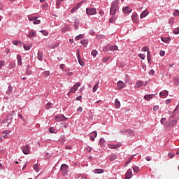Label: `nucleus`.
<instances>
[{"instance_id": "1", "label": "nucleus", "mask_w": 179, "mask_h": 179, "mask_svg": "<svg viewBox=\"0 0 179 179\" xmlns=\"http://www.w3.org/2000/svg\"><path fill=\"white\" fill-rule=\"evenodd\" d=\"M117 10H118V0H115L112 3V6L110 9V15H115V13H117Z\"/></svg>"}, {"instance_id": "2", "label": "nucleus", "mask_w": 179, "mask_h": 179, "mask_svg": "<svg viewBox=\"0 0 179 179\" xmlns=\"http://www.w3.org/2000/svg\"><path fill=\"white\" fill-rule=\"evenodd\" d=\"M86 13L89 16H92L93 15H96V13H97V10H96V8H87Z\"/></svg>"}, {"instance_id": "3", "label": "nucleus", "mask_w": 179, "mask_h": 179, "mask_svg": "<svg viewBox=\"0 0 179 179\" xmlns=\"http://www.w3.org/2000/svg\"><path fill=\"white\" fill-rule=\"evenodd\" d=\"M28 19L30 22H33L34 24H40L41 23L40 20H37V17H34L33 15H29Z\"/></svg>"}, {"instance_id": "4", "label": "nucleus", "mask_w": 179, "mask_h": 179, "mask_svg": "<svg viewBox=\"0 0 179 179\" xmlns=\"http://www.w3.org/2000/svg\"><path fill=\"white\" fill-rule=\"evenodd\" d=\"M80 86V83H77L76 85H73L70 90V92H69V94H71V93H76V90L79 89V87Z\"/></svg>"}, {"instance_id": "5", "label": "nucleus", "mask_w": 179, "mask_h": 179, "mask_svg": "<svg viewBox=\"0 0 179 179\" xmlns=\"http://www.w3.org/2000/svg\"><path fill=\"white\" fill-rule=\"evenodd\" d=\"M60 171L63 174V176H66V172L68 171V165L64 164L62 165L60 168Z\"/></svg>"}, {"instance_id": "6", "label": "nucleus", "mask_w": 179, "mask_h": 179, "mask_svg": "<svg viewBox=\"0 0 179 179\" xmlns=\"http://www.w3.org/2000/svg\"><path fill=\"white\" fill-rule=\"evenodd\" d=\"M127 86V85L125 84V83L119 80L117 83V90H121L122 89H124V87H125Z\"/></svg>"}, {"instance_id": "7", "label": "nucleus", "mask_w": 179, "mask_h": 179, "mask_svg": "<svg viewBox=\"0 0 179 179\" xmlns=\"http://www.w3.org/2000/svg\"><path fill=\"white\" fill-rule=\"evenodd\" d=\"M55 118L57 122H61V121H66V120H68V117H64V115H62L61 116H55Z\"/></svg>"}, {"instance_id": "8", "label": "nucleus", "mask_w": 179, "mask_h": 179, "mask_svg": "<svg viewBox=\"0 0 179 179\" xmlns=\"http://www.w3.org/2000/svg\"><path fill=\"white\" fill-rule=\"evenodd\" d=\"M22 151L24 155H29L30 153V147L29 145H24L22 147Z\"/></svg>"}, {"instance_id": "9", "label": "nucleus", "mask_w": 179, "mask_h": 179, "mask_svg": "<svg viewBox=\"0 0 179 179\" xmlns=\"http://www.w3.org/2000/svg\"><path fill=\"white\" fill-rule=\"evenodd\" d=\"M36 31L33 29H31V31H29V34L27 35V36L29 38H34L36 37Z\"/></svg>"}, {"instance_id": "10", "label": "nucleus", "mask_w": 179, "mask_h": 179, "mask_svg": "<svg viewBox=\"0 0 179 179\" xmlns=\"http://www.w3.org/2000/svg\"><path fill=\"white\" fill-rule=\"evenodd\" d=\"M108 147L109 148V149H117V148L121 147V143H117V144L109 143L108 144Z\"/></svg>"}, {"instance_id": "11", "label": "nucleus", "mask_w": 179, "mask_h": 179, "mask_svg": "<svg viewBox=\"0 0 179 179\" xmlns=\"http://www.w3.org/2000/svg\"><path fill=\"white\" fill-rule=\"evenodd\" d=\"M77 58H78L80 65H81V66H84L85 62H83V59H82V57H80V55L79 54V50H78Z\"/></svg>"}, {"instance_id": "12", "label": "nucleus", "mask_w": 179, "mask_h": 179, "mask_svg": "<svg viewBox=\"0 0 179 179\" xmlns=\"http://www.w3.org/2000/svg\"><path fill=\"white\" fill-rule=\"evenodd\" d=\"M132 178V169H129L126 173V179H129Z\"/></svg>"}, {"instance_id": "13", "label": "nucleus", "mask_w": 179, "mask_h": 179, "mask_svg": "<svg viewBox=\"0 0 179 179\" xmlns=\"http://www.w3.org/2000/svg\"><path fill=\"white\" fill-rule=\"evenodd\" d=\"M159 96H160L162 98L167 97V96H169V91H167V90L162 91V92L159 93Z\"/></svg>"}, {"instance_id": "14", "label": "nucleus", "mask_w": 179, "mask_h": 179, "mask_svg": "<svg viewBox=\"0 0 179 179\" xmlns=\"http://www.w3.org/2000/svg\"><path fill=\"white\" fill-rule=\"evenodd\" d=\"M122 10L124 13H131V12H132V9H131L129 6L123 8Z\"/></svg>"}, {"instance_id": "15", "label": "nucleus", "mask_w": 179, "mask_h": 179, "mask_svg": "<svg viewBox=\"0 0 179 179\" xmlns=\"http://www.w3.org/2000/svg\"><path fill=\"white\" fill-rule=\"evenodd\" d=\"M149 15V11L148 10H145L140 15L141 19H143V17H146Z\"/></svg>"}, {"instance_id": "16", "label": "nucleus", "mask_w": 179, "mask_h": 179, "mask_svg": "<svg viewBox=\"0 0 179 179\" xmlns=\"http://www.w3.org/2000/svg\"><path fill=\"white\" fill-rule=\"evenodd\" d=\"M106 48L110 50V51H117L118 50V47L116 45L111 46L110 45H108Z\"/></svg>"}, {"instance_id": "17", "label": "nucleus", "mask_w": 179, "mask_h": 179, "mask_svg": "<svg viewBox=\"0 0 179 179\" xmlns=\"http://www.w3.org/2000/svg\"><path fill=\"white\" fill-rule=\"evenodd\" d=\"M81 3H79L74 8H73L71 10V13H73V12H75V10H78V9H79V8H80Z\"/></svg>"}, {"instance_id": "18", "label": "nucleus", "mask_w": 179, "mask_h": 179, "mask_svg": "<svg viewBox=\"0 0 179 179\" xmlns=\"http://www.w3.org/2000/svg\"><path fill=\"white\" fill-rule=\"evenodd\" d=\"M121 107V103L118 101V99L115 100V108H120Z\"/></svg>"}, {"instance_id": "19", "label": "nucleus", "mask_w": 179, "mask_h": 179, "mask_svg": "<svg viewBox=\"0 0 179 179\" xmlns=\"http://www.w3.org/2000/svg\"><path fill=\"white\" fill-rule=\"evenodd\" d=\"M17 65L22 66V56L20 55H17Z\"/></svg>"}, {"instance_id": "20", "label": "nucleus", "mask_w": 179, "mask_h": 179, "mask_svg": "<svg viewBox=\"0 0 179 179\" xmlns=\"http://www.w3.org/2000/svg\"><path fill=\"white\" fill-rule=\"evenodd\" d=\"M141 86H143V82L142 81H137L135 85V88L138 89V87H141Z\"/></svg>"}, {"instance_id": "21", "label": "nucleus", "mask_w": 179, "mask_h": 179, "mask_svg": "<svg viewBox=\"0 0 179 179\" xmlns=\"http://www.w3.org/2000/svg\"><path fill=\"white\" fill-rule=\"evenodd\" d=\"M23 47H24V50H25V51H29L31 48V47H33V45L24 44Z\"/></svg>"}, {"instance_id": "22", "label": "nucleus", "mask_w": 179, "mask_h": 179, "mask_svg": "<svg viewBox=\"0 0 179 179\" xmlns=\"http://www.w3.org/2000/svg\"><path fill=\"white\" fill-rule=\"evenodd\" d=\"M13 92V87L12 86H8V90L6 91V94H10Z\"/></svg>"}, {"instance_id": "23", "label": "nucleus", "mask_w": 179, "mask_h": 179, "mask_svg": "<svg viewBox=\"0 0 179 179\" xmlns=\"http://www.w3.org/2000/svg\"><path fill=\"white\" fill-rule=\"evenodd\" d=\"M94 173L95 174H101V173H104V171H103V169H97L94 170Z\"/></svg>"}, {"instance_id": "24", "label": "nucleus", "mask_w": 179, "mask_h": 179, "mask_svg": "<svg viewBox=\"0 0 179 179\" xmlns=\"http://www.w3.org/2000/svg\"><path fill=\"white\" fill-rule=\"evenodd\" d=\"M147 59L148 61V64H151L152 58L150 57V51H148V53H147Z\"/></svg>"}, {"instance_id": "25", "label": "nucleus", "mask_w": 179, "mask_h": 179, "mask_svg": "<svg viewBox=\"0 0 179 179\" xmlns=\"http://www.w3.org/2000/svg\"><path fill=\"white\" fill-rule=\"evenodd\" d=\"M177 124V120H173L169 124V127H174Z\"/></svg>"}, {"instance_id": "26", "label": "nucleus", "mask_w": 179, "mask_h": 179, "mask_svg": "<svg viewBox=\"0 0 179 179\" xmlns=\"http://www.w3.org/2000/svg\"><path fill=\"white\" fill-rule=\"evenodd\" d=\"M10 131H8V130H6V131H3V132H2V134H3V135H4V136H3V138H5V139H6V138H8V134H10Z\"/></svg>"}, {"instance_id": "27", "label": "nucleus", "mask_w": 179, "mask_h": 179, "mask_svg": "<svg viewBox=\"0 0 179 179\" xmlns=\"http://www.w3.org/2000/svg\"><path fill=\"white\" fill-rule=\"evenodd\" d=\"M99 145L104 146V145H106V140H104L103 138H101L99 140Z\"/></svg>"}, {"instance_id": "28", "label": "nucleus", "mask_w": 179, "mask_h": 179, "mask_svg": "<svg viewBox=\"0 0 179 179\" xmlns=\"http://www.w3.org/2000/svg\"><path fill=\"white\" fill-rule=\"evenodd\" d=\"M152 97H153V95L152 94L144 96L145 100H147L148 101H149V100H150V99H152Z\"/></svg>"}, {"instance_id": "29", "label": "nucleus", "mask_w": 179, "mask_h": 179, "mask_svg": "<svg viewBox=\"0 0 179 179\" xmlns=\"http://www.w3.org/2000/svg\"><path fill=\"white\" fill-rule=\"evenodd\" d=\"M38 61H43V53L41 52H39L38 53V57H37Z\"/></svg>"}, {"instance_id": "30", "label": "nucleus", "mask_w": 179, "mask_h": 179, "mask_svg": "<svg viewBox=\"0 0 179 179\" xmlns=\"http://www.w3.org/2000/svg\"><path fill=\"white\" fill-rule=\"evenodd\" d=\"M88 43H89V41H87V40L80 41V44H82L85 47H86V45H87Z\"/></svg>"}, {"instance_id": "31", "label": "nucleus", "mask_w": 179, "mask_h": 179, "mask_svg": "<svg viewBox=\"0 0 179 179\" xmlns=\"http://www.w3.org/2000/svg\"><path fill=\"white\" fill-rule=\"evenodd\" d=\"M34 170H35L36 173H38V171H40V168L38 167V164H36L34 165Z\"/></svg>"}, {"instance_id": "32", "label": "nucleus", "mask_w": 179, "mask_h": 179, "mask_svg": "<svg viewBox=\"0 0 179 179\" xmlns=\"http://www.w3.org/2000/svg\"><path fill=\"white\" fill-rule=\"evenodd\" d=\"M97 89H99V83H96L95 85L93 87V92L95 93V92H97Z\"/></svg>"}, {"instance_id": "33", "label": "nucleus", "mask_w": 179, "mask_h": 179, "mask_svg": "<svg viewBox=\"0 0 179 179\" xmlns=\"http://www.w3.org/2000/svg\"><path fill=\"white\" fill-rule=\"evenodd\" d=\"M133 171H134V173H138L139 172V167H138L137 166H133L132 167Z\"/></svg>"}, {"instance_id": "34", "label": "nucleus", "mask_w": 179, "mask_h": 179, "mask_svg": "<svg viewBox=\"0 0 179 179\" xmlns=\"http://www.w3.org/2000/svg\"><path fill=\"white\" fill-rule=\"evenodd\" d=\"M131 19H132V20H134V22H135L136 23H138V19L136 18V14L132 15Z\"/></svg>"}, {"instance_id": "35", "label": "nucleus", "mask_w": 179, "mask_h": 179, "mask_svg": "<svg viewBox=\"0 0 179 179\" xmlns=\"http://www.w3.org/2000/svg\"><path fill=\"white\" fill-rule=\"evenodd\" d=\"M80 38H83V34H80V35L76 36L75 40H76V41H79V40H80Z\"/></svg>"}, {"instance_id": "36", "label": "nucleus", "mask_w": 179, "mask_h": 179, "mask_svg": "<svg viewBox=\"0 0 179 179\" xmlns=\"http://www.w3.org/2000/svg\"><path fill=\"white\" fill-rule=\"evenodd\" d=\"M52 103L48 102L46 106H45V108L46 110H50V108H52Z\"/></svg>"}, {"instance_id": "37", "label": "nucleus", "mask_w": 179, "mask_h": 179, "mask_svg": "<svg viewBox=\"0 0 179 179\" xmlns=\"http://www.w3.org/2000/svg\"><path fill=\"white\" fill-rule=\"evenodd\" d=\"M161 40L163 43H169V41H170V38H161Z\"/></svg>"}, {"instance_id": "38", "label": "nucleus", "mask_w": 179, "mask_h": 179, "mask_svg": "<svg viewBox=\"0 0 179 179\" xmlns=\"http://www.w3.org/2000/svg\"><path fill=\"white\" fill-rule=\"evenodd\" d=\"M173 83L176 86H179V78H176L173 80Z\"/></svg>"}, {"instance_id": "39", "label": "nucleus", "mask_w": 179, "mask_h": 179, "mask_svg": "<svg viewBox=\"0 0 179 179\" xmlns=\"http://www.w3.org/2000/svg\"><path fill=\"white\" fill-rule=\"evenodd\" d=\"M115 159H117V155H112L110 157V162H114V160H115Z\"/></svg>"}, {"instance_id": "40", "label": "nucleus", "mask_w": 179, "mask_h": 179, "mask_svg": "<svg viewBox=\"0 0 179 179\" xmlns=\"http://www.w3.org/2000/svg\"><path fill=\"white\" fill-rule=\"evenodd\" d=\"M168 156L171 158L173 159V157H174V156H176V154L174 152H169L168 153Z\"/></svg>"}, {"instance_id": "41", "label": "nucleus", "mask_w": 179, "mask_h": 179, "mask_svg": "<svg viewBox=\"0 0 179 179\" xmlns=\"http://www.w3.org/2000/svg\"><path fill=\"white\" fill-rule=\"evenodd\" d=\"M49 132L50 134H55V128L54 127H50V129H49Z\"/></svg>"}, {"instance_id": "42", "label": "nucleus", "mask_w": 179, "mask_h": 179, "mask_svg": "<svg viewBox=\"0 0 179 179\" xmlns=\"http://www.w3.org/2000/svg\"><path fill=\"white\" fill-rule=\"evenodd\" d=\"M92 57H96L97 55V50H94L91 52Z\"/></svg>"}, {"instance_id": "43", "label": "nucleus", "mask_w": 179, "mask_h": 179, "mask_svg": "<svg viewBox=\"0 0 179 179\" xmlns=\"http://www.w3.org/2000/svg\"><path fill=\"white\" fill-rule=\"evenodd\" d=\"M138 57L141 59H145V58H146V56L142 53L138 54Z\"/></svg>"}, {"instance_id": "44", "label": "nucleus", "mask_w": 179, "mask_h": 179, "mask_svg": "<svg viewBox=\"0 0 179 179\" xmlns=\"http://www.w3.org/2000/svg\"><path fill=\"white\" fill-rule=\"evenodd\" d=\"M61 3H62V1H59L57 0V1H56V8H57V9H59V5H61Z\"/></svg>"}, {"instance_id": "45", "label": "nucleus", "mask_w": 179, "mask_h": 179, "mask_svg": "<svg viewBox=\"0 0 179 179\" xmlns=\"http://www.w3.org/2000/svg\"><path fill=\"white\" fill-rule=\"evenodd\" d=\"M41 33H42V34L43 36H48V31H45V30H41Z\"/></svg>"}, {"instance_id": "46", "label": "nucleus", "mask_w": 179, "mask_h": 179, "mask_svg": "<svg viewBox=\"0 0 179 179\" xmlns=\"http://www.w3.org/2000/svg\"><path fill=\"white\" fill-rule=\"evenodd\" d=\"M132 159H134V156H131V157H130L128 159V161H127V163H126V166H127V164H129V163H131V161L132 160Z\"/></svg>"}, {"instance_id": "47", "label": "nucleus", "mask_w": 179, "mask_h": 179, "mask_svg": "<svg viewBox=\"0 0 179 179\" xmlns=\"http://www.w3.org/2000/svg\"><path fill=\"white\" fill-rule=\"evenodd\" d=\"M43 75H44V76H45L46 78H48V76L50 75V71H46L43 72Z\"/></svg>"}, {"instance_id": "48", "label": "nucleus", "mask_w": 179, "mask_h": 179, "mask_svg": "<svg viewBox=\"0 0 179 179\" xmlns=\"http://www.w3.org/2000/svg\"><path fill=\"white\" fill-rule=\"evenodd\" d=\"M114 22H115V17H112L109 20V23H114Z\"/></svg>"}, {"instance_id": "49", "label": "nucleus", "mask_w": 179, "mask_h": 179, "mask_svg": "<svg viewBox=\"0 0 179 179\" xmlns=\"http://www.w3.org/2000/svg\"><path fill=\"white\" fill-rule=\"evenodd\" d=\"M173 16H179V10H176L173 12Z\"/></svg>"}, {"instance_id": "50", "label": "nucleus", "mask_w": 179, "mask_h": 179, "mask_svg": "<svg viewBox=\"0 0 179 179\" xmlns=\"http://www.w3.org/2000/svg\"><path fill=\"white\" fill-rule=\"evenodd\" d=\"M149 50V48L148 46H145L142 48V51H144L145 52H146V51Z\"/></svg>"}, {"instance_id": "51", "label": "nucleus", "mask_w": 179, "mask_h": 179, "mask_svg": "<svg viewBox=\"0 0 179 179\" xmlns=\"http://www.w3.org/2000/svg\"><path fill=\"white\" fill-rule=\"evenodd\" d=\"M174 34H179V28H176L173 30Z\"/></svg>"}, {"instance_id": "52", "label": "nucleus", "mask_w": 179, "mask_h": 179, "mask_svg": "<svg viewBox=\"0 0 179 179\" xmlns=\"http://www.w3.org/2000/svg\"><path fill=\"white\" fill-rule=\"evenodd\" d=\"M110 59V57H103L102 59V62H107Z\"/></svg>"}, {"instance_id": "53", "label": "nucleus", "mask_w": 179, "mask_h": 179, "mask_svg": "<svg viewBox=\"0 0 179 179\" xmlns=\"http://www.w3.org/2000/svg\"><path fill=\"white\" fill-rule=\"evenodd\" d=\"M5 65V62L4 61H0V69Z\"/></svg>"}, {"instance_id": "54", "label": "nucleus", "mask_w": 179, "mask_h": 179, "mask_svg": "<svg viewBox=\"0 0 179 179\" xmlns=\"http://www.w3.org/2000/svg\"><path fill=\"white\" fill-rule=\"evenodd\" d=\"M159 54H160L161 57H164V55L166 54V52H164L163 50H161L159 52Z\"/></svg>"}, {"instance_id": "55", "label": "nucleus", "mask_w": 179, "mask_h": 179, "mask_svg": "<svg viewBox=\"0 0 179 179\" xmlns=\"http://www.w3.org/2000/svg\"><path fill=\"white\" fill-rule=\"evenodd\" d=\"M177 111H178V106H176V108L173 110V114H177Z\"/></svg>"}, {"instance_id": "56", "label": "nucleus", "mask_w": 179, "mask_h": 179, "mask_svg": "<svg viewBox=\"0 0 179 179\" xmlns=\"http://www.w3.org/2000/svg\"><path fill=\"white\" fill-rule=\"evenodd\" d=\"M83 110V108H82L81 106L78 107V108L77 109V111L82 113V111Z\"/></svg>"}, {"instance_id": "57", "label": "nucleus", "mask_w": 179, "mask_h": 179, "mask_svg": "<svg viewBox=\"0 0 179 179\" xmlns=\"http://www.w3.org/2000/svg\"><path fill=\"white\" fill-rule=\"evenodd\" d=\"M153 110H154V111H157V110H159V106H154Z\"/></svg>"}, {"instance_id": "58", "label": "nucleus", "mask_w": 179, "mask_h": 179, "mask_svg": "<svg viewBox=\"0 0 179 179\" xmlns=\"http://www.w3.org/2000/svg\"><path fill=\"white\" fill-rule=\"evenodd\" d=\"M92 135H93V136H94L95 138H96V137H97V131H93V132L92 133Z\"/></svg>"}, {"instance_id": "59", "label": "nucleus", "mask_w": 179, "mask_h": 179, "mask_svg": "<svg viewBox=\"0 0 179 179\" xmlns=\"http://www.w3.org/2000/svg\"><path fill=\"white\" fill-rule=\"evenodd\" d=\"M169 23H170L171 24H174V19H173V18H171V19L169 20Z\"/></svg>"}, {"instance_id": "60", "label": "nucleus", "mask_w": 179, "mask_h": 179, "mask_svg": "<svg viewBox=\"0 0 179 179\" xmlns=\"http://www.w3.org/2000/svg\"><path fill=\"white\" fill-rule=\"evenodd\" d=\"M86 150H87V152H92V148H90V147H87V148H86Z\"/></svg>"}, {"instance_id": "61", "label": "nucleus", "mask_w": 179, "mask_h": 179, "mask_svg": "<svg viewBox=\"0 0 179 179\" xmlns=\"http://www.w3.org/2000/svg\"><path fill=\"white\" fill-rule=\"evenodd\" d=\"M149 73H151V75H155V70L151 69L149 72Z\"/></svg>"}, {"instance_id": "62", "label": "nucleus", "mask_w": 179, "mask_h": 179, "mask_svg": "<svg viewBox=\"0 0 179 179\" xmlns=\"http://www.w3.org/2000/svg\"><path fill=\"white\" fill-rule=\"evenodd\" d=\"M164 122H166V118H162L161 120V124H164Z\"/></svg>"}, {"instance_id": "63", "label": "nucleus", "mask_w": 179, "mask_h": 179, "mask_svg": "<svg viewBox=\"0 0 179 179\" xmlns=\"http://www.w3.org/2000/svg\"><path fill=\"white\" fill-rule=\"evenodd\" d=\"M9 66H10V69H12V68H13V67L15 66V64L11 63V64L9 65Z\"/></svg>"}, {"instance_id": "64", "label": "nucleus", "mask_w": 179, "mask_h": 179, "mask_svg": "<svg viewBox=\"0 0 179 179\" xmlns=\"http://www.w3.org/2000/svg\"><path fill=\"white\" fill-rule=\"evenodd\" d=\"M76 100H77V101H80V100H82V96H79L76 97Z\"/></svg>"}]
</instances>
